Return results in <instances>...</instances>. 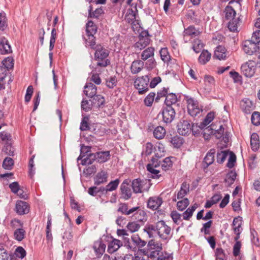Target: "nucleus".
Segmentation results:
<instances>
[{
    "mask_svg": "<svg viewBox=\"0 0 260 260\" xmlns=\"http://www.w3.org/2000/svg\"><path fill=\"white\" fill-rule=\"evenodd\" d=\"M162 250V244L160 242L154 239L150 240L147 245L146 248L140 249V252L144 255L148 256L152 259L158 255Z\"/></svg>",
    "mask_w": 260,
    "mask_h": 260,
    "instance_id": "obj_1",
    "label": "nucleus"
},
{
    "mask_svg": "<svg viewBox=\"0 0 260 260\" xmlns=\"http://www.w3.org/2000/svg\"><path fill=\"white\" fill-rule=\"evenodd\" d=\"M94 50V58L97 61V66L102 67H107L110 63V61L107 58L109 54V50L100 44L97 45Z\"/></svg>",
    "mask_w": 260,
    "mask_h": 260,
    "instance_id": "obj_2",
    "label": "nucleus"
},
{
    "mask_svg": "<svg viewBox=\"0 0 260 260\" xmlns=\"http://www.w3.org/2000/svg\"><path fill=\"white\" fill-rule=\"evenodd\" d=\"M90 151V147L89 146L82 147L81 149V154L78 158V160L82 159V165H90L95 160H97L96 153H88Z\"/></svg>",
    "mask_w": 260,
    "mask_h": 260,
    "instance_id": "obj_3",
    "label": "nucleus"
},
{
    "mask_svg": "<svg viewBox=\"0 0 260 260\" xmlns=\"http://www.w3.org/2000/svg\"><path fill=\"white\" fill-rule=\"evenodd\" d=\"M150 81V77L148 75H145L136 78L134 82V86L138 90L140 94H145L149 90L148 84Z\"/></svg>",
    "mask_w": 260,
    "mask_h": 260,
    "instance_id": "obj_4",
    "label": "nucleus"
},
{
    "mask_svg": "<svg viewBox=\"0 0 260 260\" xmlns=\"http://www.w3.org/2000/svg\"><path fill=\"white\" fill-rule=\"evenodd\" d=\"M197 127L195 124H191L189 121L185 120H181L177 124L178 133L182 136H185L189 134L191 131L194 135L197 132L194 131V128Z\"/></svg>",
    "mask_w": 260,
    "mask_h": 260,
    "instance_id": "obj_5",
    "label": "nucleus"
},
{
    "mask_svg": "<svg viewBox=\"0 0 260 260\" xmlns=\"http://www.w3.org/2000/svg\"><path fill=\"white\" fill-rule=\"evenodd\" d=\"M132 186L134 192L141 193L148 190L150 184L147 180H141L136 179L132 182Z\"/></svg>",
    "mask_w": 260,
    "mask_h": 260,
    "instance_id": "obj_6",
    "label": "nucleus"
},
{
    "mask_svg": "<svg viewBox=\"0 0 260 260\" xmlns=\"http://www.w3.org/2000/svg\"><path fill=\"white\" fill-rule=\"evenodd\" d=\"M157 235L162 239L166 240L170 235L171 228L163 220L156 222Z\"/></svg>",
    "mask_w": 260,
    "mask_h": 260,
    "instance_id": "obj_7",
    "label": "nucleus"
},
{
    "mask_svg": "<svg viewBox=\"0 0 260 260\" xmlns=\"http://www.w3.org/2000/svg\"><path fill=\"white\" fill-rule=\"evenodd\" d=\"M255 63L253 61L249 60L241 67V72L246 77H251L255 72Z\"/></svg>",
    "mask_w": 260,
    "mask_h": 260,
    "instance_id": "obj_8",
    "label": "nucleus"
},
{
    "mask_svg": "<svg viewBox=\"0 0 260 260\" xmlns=\"http://www.w3.org/2000/svg\"><path fill=\"white\" fill-rule=\"evenodd\" d=\"M131 9H128L127 12L125 15V19L129 23L136 25L139 24L138 17V10L137 9L136 5L133 6V5H131Z\"/></svg>",
    "mask_w": 260,
    "mask_h": 260,
    "instance_id": "obj_9",
    "label": "nucleus"
},
{
    "mask_svg": "<svg viewBox=\"0 0 260 260\" xmlns=\"http://www.w3.org/2000/svg\"><path fill=\"white\" fill-rule=\"evenodd\" d=\"M187 109L188 113L191 116H196L202 111V109L199 107V103L192 98L187 100Z\"/></svg>",
    "mask_w": 260,
    "mask_h": 260,
    "instance_id": "obj_10",
    "label": "nucleus"
},
{
    "mask_svg": "<svg viewBox=\"0 0 260 260\" xmlns=\"http://www.w3.org/2000/svg\"><path fill=\"white\" fill-rule=\"evenodd\" d=\"M242 49L244 52L248 55L259 51L257 43L251 40H246L242 43Z\"/></svg>",
    "mask_w": 260,
    "mask_h": 260,
    "instance_id": "obj_11",
    "label": "nucleus"
},
{
    "mask_svg": "<svg viewBox=\"0 0 260 260\" xmlns=\"http://www.w3.org/2000/svg\"><path fill=\"white\" fill-rule=\"evenodd\" d=\"M162 115L164 122L170 123L175 118V110L171 106H167L163 109Z\"/></svg>",
    "mask_w": 260,
    "mask_h": 260,
    "instance_id": "obj_12",
    "label": "nucleus"
},
{
    "mask_svg": "<svg viewBox=\"0 0 260 260\" xmlns=\"http://www.w3.org/2000/svg\"><path fill=\"white\" fill-rule=\"evenodd\" d=\"M130 182L131 181L128 179L124 180L120 186L122 195L125 200L129 199L132 196V191L129 186Z\"/></svg>",
    "mask_w": 260,
    "mask_h": 260,
    "instance_id": "obj_13",
    "label": "nucleus"
},
{
    "mask_svg": "<svg viewBox=\"0 0 260 260\" xmlns=\"http://www.w3.org/2000/svg\"><path fill=\"white\" fill-rule=\"evenodd\" d=\"M15 210L19 215L26 214L29 212V207L26 202L18 201L16 204Z\"/></svg>",
    "mask_w": 260,
    "mask_h": 260,
    "instance_id": "obj_14",
    "label": "nucleus"
},
{
    "mask_svg": "<svg viewBox=\"0 0 260 260\" xmlns=\"http://www.w3.org/2000/svg\"><path fill=\"white\" fill-rule=\"evenodd\" d=\"M144 34H145V36L141 35L139 37V41L137 42L134 45L135 48L140 50L144 49L150 43V39L148 36H146V35H148V32H144Z\"/></svg>",
    "mask_w": 260,
    "mask_h": 260,
    "instance_id": "obj_15",
    "label": "nucleus"
},
{
    "mask_svg": "<svg viewBox=\"0 0 260 260\" xmlns=\"http://www.w3.org/2000/svg\"><path fill=\"white\" fill-rule=\"evenodd\" d=\"M228 55V53L225 48L222 46H218L214 51L213 57L219 60H224L226 58Z\"/></svg>",
    "mask_w": 260,
    "mask_h": 260,
    "instance_id": "obj_16",
    "label": "nucleus"
},
{
    "mask_svg": "<svg viewBox=\"0 0 260 260\" xmlns=\"http://www.w3.org/2000/svg\"><path fill=\"white\" fill-rule=\"evenodd\" d=\"M240 106L242 111L247 114L250 113L254 108L252 101L248 99L243 100L241 102Z\"/></svg>",
    "mask_w": 260,
    "mask_h": 260,
    "instance_id": "obj_17",
    "label": "nucleus"
},
{
    "mask_svg": "<svg viewBox=\"0 0 260 260\" xmlns=\"http://www.w3.org/2000/svg\"><path fill=\"white\" fill-rule=\"evenodd\" d=\"M96 87L93 83H87L84 86V93L88 98H92L96 93Z\"/></svg>",
    "mask_w": 260,
    "mask_h": 260,
    "instance_id": "obj_18",
    "label": "nucleus"
},
{
    "mask_svg": "<svg viewBox=\"0 0 260 260\" xmlns=\"http://www.w3.org/2000/svg\"><path fill=\"white\" fill-rule=\"evenodd\" d=\"M162 203V199L160 198L154 197L150 198L147 203V206L149 208L152 210H156L160 206Z\"/></svg>",
    "mask_w": 260,
    "mask_h": 260,
    "instance_id": "obj_19",
    "label": "nucleus"
},
{
    "mask_svg": "<svg viewBox=\"0 0 260 260\" xmlns=\"http://www.w3.org/2000/svg\"><path fill=\"white\" fill-rule=\"evenodd\" d=\"M159 164L157 162V159L154 158L152 159V164H148L147 166V170L150 172L152 174L154 175L153 176V178H158L159 175H158V173L159 171L155 169L154 168H156L159 166Z\"/></svg>",
    "mask_w": 260,
    "mask_h": 260,
    "instance_id": "obj_20",
    "label": "nucleus"
},
{
    "mask_svg": "<svg viewBox=\"0 0 260 260\" xmlns=\"http://www.w3.org/2000/svg\"><path fill=\"white\" fill-rule=\"evenodd\" d=\"M138 209L137 207H133L129 209L128 205L125 203H120L119 205L118 211L121 212L122 214L126 215H130L135 212Z\"/></svg>",
    "mask_w": 260,
    "mask_h": 260,
    "instance_id": "obj_21",
    "label": "nucleus"
},
{
    "mask_svg": "<svg viewBox=\"0 0 260 260\" xmlns=\"http://www.w3.org/2000/svg\"><path fill=\"white\" fill-rule=\"evenodd\" d=\"M138 209L132 215L138 221L145 222L147 220V215L145 212L142 210L140 207H136Z\"/></svg>",
    "mask_w": 260,
    "mask_h": 260,
    "instance_id": "obj_22",
    "label": "nucleus"
},
{
    "mask_svg": "<svg viewBox=\"0 0 260 260\" xmlns=\"http://www.w3.org/2000/svg\"><path fill=\"white\" fill-rule=\"evenodd\" d=\"M215 150L212 149L209 151L204 159L203 165L204 168H207L212 164L214 160V154Z\"/></svg>",
    "mask_w": 260,
    "mask_h": 260,
    "instance_id": "obj_23",
    "label": "nucleus"
},
{
    "mask_svg": "<svg viewBox=\"0 0 260 260\" xmlns=\"http://www.w3.org/2000/svg\"><path fill=\"white\" fill-rule=\"evenodd\" d=\"M144 63L142 60H136L134 61L131 66V70L133 74H137L143 68Z\"/></svg>",
    "mask_w": 260,
    "mask_h": 260,
    "instance_id": "obj_24",
    "label": "nucleus"
},
{
    "mask_svg": "<svg viewBox=\"0 0 260 260\" xmlns=\"http://www.w3.org/2000/svg\"><path fill=\"white\" fill-rule=\"evenodd\" d=\"M11 52V48L8 41L4 38H2L0 40V53L1 54H8Z\"/></svg>",
    "mask_w": 260,
    "mask_h": 260,
    "instance_id": "obj_25",
    "label": "nucleus"
},
{
    "mask_svg": "<svg viewBox=\"0 0 260 260\" xmlns=\"http://www.w3.org/2000/svg\"><path fill=\"white\" fill-rule=\"evenodd\" d=\"M154 48L153 47H148L142 52L141 58L143 60H146L147 59L152 58L154 56Z\"/></svg>",
    "mask_w": 260,
    "mask_h": 260,
    "instance_id": "obj_26",
    "label": "nucleus"
},
{
    "mask_svg": "<svg viewBox=\"0 0 260 260\" xmlns=\"http://www.w3.org/2000/svg\"><path fill=\"white\" fill-rule=\"evenodd\" d=\"M122 245V242L120 240L113 239L109 242L108 246V250L110 253H113L118 250Z\"/></svg>",
    "mask_w": 260,
    "mask_h": 260,
    "instance_id": "obj_27",
    "label": "nucleus"
},
{
    "mask_svg": "<svg viewBox=\"0 0 260 260\" xmlns=\"http://www.w3.org/2000/svg\"><path fill=\"white\" fill-rule=\"evenodd\" d=\"M107 181V174L103 171L98 173L94 178V184L97 185L106 182Z\"/></svg>",
    "mask_w": 260,
    "mask_h": 260,
    "instance_id": "obj_28",
    "label": "nucleus"
},
{
    "mask_svg": "<svg viewBox=\"0 0 260 260\" xmlns=\"http://www.w3.org/2000/svg\"><path fill=\"white\" fill-rule=\"evenodd\" d=\"M131 239L133 243L138 248L140 251V249H142V248L146 245V242L142 240L138 235H133Z\"/></svg>",
    "mask_w": 260,
    "mask_h": 260,
    "instance_id": "obj_29",
    "label": "nucleus"
},
{
    "mask_svg": "<svg viewBox=\"0 0 260 260\" xmlns=\"http://www.w3.org/2000/svg\"><path fill=\"white\" fill-rule=\"evenodd\" d=\"M251 148L253 151H256L259 147V137L256 133H253L250 137Z\"/></svg>",
    "mask_w": 260,
    "mask_h": 260,
    "instance_id": "obj_30",
    "label": "nucleus"
},
{
    "mask_svg": "<svg viewBox=\"0 0 260 260\" xmlns=\"http://www.w3.org/2000/svg\"><path fill=\"white\" fill-rule=\"evenodd\" d=\"M241 19L240 17H238L237 18H233L230 20L228 24V28L231 31L237 32L238 26L241 23Z\"/></svg>",
    "mask_w": 260,
    "mask_h": 260,
    "instance_id": "obj_31",
    "label": "nucleus"
},
{
    "mask_svg": "<svg viewBox=\"0 0 260 260\" xmlns=\"http://www.w3.org/2000/svg\"><path fill=\"white\" fill-rule=\"evenodd\" d=\"M97 161L100 163H103L108 160L110 157V151H100L96 152Z\"/></svg>",
    "mask_w": 260,
    "mask_h": 260,
    "instance_id": "obj_32",
    "label": "nucleus"
},
{
    "mask_svg": "<svg viewBox=\"0 0 260 260\" xmlns=\"http://www.w3.org/2000/svg\"><path fill=\"white\" fill-rule=\"evenodd\" d=\"M225 13V18L227 20H232L233 18H237L235 17L236 12L232 6H227L224 11Z\"/></svg>",
    "mask_w": 260,
    "mask_h": 260,
    "instance_id": "obj_33",
    "label": "nucleus"
},
{
    "mask_svg": "<svg viewBox=\"0 0 260 260\" xmlns=\"http://www.w3.org/2000/svg\"><path fill=\"white\" fill-rule=\"evenodd\" d=\"M189 190V185L186 182H183L181 186L180 190L177 193V199L183 198Z\"/></svg>",
    "mask_w": 260,
    "mask_h": 260,
    "instance_id": "obj_34",
    "label": "nucleus"
},
{
    "mask_svg": "<svg viewBox=\"0 0 260 260\" xmlns=\"http://www.w3.org/2000/svg\"><path fill=\"white\" fill-rule=\"evenodd\" d=\"M144 231L148 234L149 238L154 237L157 235L156 223L155 225H146L144 229Z\"/></svg>",
    "mask_w": 260,
    "mask_h": 260,
    "instance_id": "obj_35",
    "label": "nucleus"
},
{
    "mask_svg": "<svg viewBox=\"0 0 260 260\" xmlns=\"http://www.w3.org/2000/svg\"><path fill=\"white\" fill-rule=\"evenodd\" d=\"M214 116L215 114L214 112L209 113L206 116L205 118L204 119L203 121L200 123L199 127L200 129L204 128L213 120Z\"/></svg>",
    "mask_w": 260,
    "mask_h": 260,
    "instance_id": "obj_36",
    "label": "nucleus"
},
{
    "mask_svg": "<svg viewBox=\"0 0 260 260\" xmlns=\"http://www.w3.org/2000/svg\"><path fill=\"white\" fill-rule=\"evenodd\" d=\"M85 41L86 47H89L91 49H94L96 47L95 44V37L94 35H87V37L84 38Z\"/></svg>",
    "mask_w": 260,
    "mask_h": 260,
    "instance_id": "obj_37",
    "label": "nucleus"
},
{
    "mask_svg": "<svg viewBox=\"0 0 260 260\" xmlns=\"http://www.w3.org/2000/svg\"><path fill=\"white\" fill-rule=\"evenodd\" d=\"M166 134L165 129L161 126L156 127L153 131L154 137L157 139H162Z\"/></svg>",
    "mask_w": 260,
    "mask_h": 260,
    "instance_id": "obj_38",
    "label": "nucleus"
},
{
    "mask_svg": "<svg viewBox=\"0 0 260 260\" xmlns=\"http://www.w3.org/2000/svg\"><path fill=\"white\" fill-rule=\"evenodd\" d=\"M198 207V204L195 203L191 207L188 208L183 213V218L184 220H189V219L192 216L193 213Z\"/></svg>",
    "mask_w": 260,
    "mask_h": 260,
    "instance_id": "obj_39",
    "label": "nucleus"
},
{
    "mask_svg": "<svg viewBox=\"0 0 260 260\" xmlns=\"http://www.w3.org/2000/svg\"><path fill=\"white\" fill-rule=\"evenodd\" d=\"M97 31V27L92 21H89L86 24V35H94Z\"/></svg>",
    "mask_w": 260,
    "mask_h": 260,
    "instance_id": "obj_40",
    "label": "nucleus"
},
{
    "mask_svg": "<svg viewBox=\"0 0 260 260\" xmlns=\"http://www.w3.org/2000/svg\"><path fill=\"white\" fill-rule=\"evenodd\" d=\"M177 101V98L175 94L173 93L167 94L165 102L167 106H171L172 104H175Z\"/></svg>",
    "mask_w": 260,
    "mask_h": 260,
    "instance_id": "obj_41",
    "label": "nucleus"
},
{
    "mask_svg": "<svg viewBox=\"0 0 260 260\" xmlns=\"http://www.w3.org/2000/svg\"><path fill=\"white\" fill-rule=\"evenodd\" d=\"M92 11V7L90 6L88 9V17L92 18H98L104 12L102 8H97L93 12Z\"/></svg>",
    "mask_w": 260,
    "mask_h": 260,
    "instance_id": "obj_42",
    "label": "nucleus"
},
{
    "mask_svg": "<svg viewBox=\"0 0 260 260\" xmlns=\"http://www.w3.org/2000/svg\"><path fill=\"white\" fill-rule=\"evenodd\" d=\"M211 56V54L207 50H203L199 57V61L204 64L210 60Z\"/></svg>",
    "mask_w": 260,
    "mask_h": 260,
    "instance_id": "obj_43",
    "label": "nucleus"
},
{
    "mask_svg": "<svg viewBox=\"0 0 260 260\" xmlns=\"http://www.w3.org/2000/svg\"><path fill=\"white\" fill-rule=\"evenodd\" d=\"M233 225L234 227V231L236 235H240L242 232V221L237 218L234 219L233 221Z\"/></svg>",
    "mask_w": 260,
    "mask_h": 260,
    "instance_id": "obj_44",
    "label": "nucleus"
},
{
    "mask_svg": "<svg viewBox=\"0 0 260 260\" xmlns=\"http://www.w3.org/2000/svg\"><path fill=\"white\" fill-rule=\"evenodd\" d=\"M184 33V36L196 37L198 36L200 32L198 30L196 29L194 26H190L185 29Z\"/></svg>",
    "mask_w": 260,
    "mask_h": 260,
    "instance_id": "obj_45",
    "label": "nucleus"
},
{
    "mask_svg": "<svg viewBox=\"0 0 260 260\" xmlns=\"http://www.w3.org/2000/svg\"><path fill=\"white\" fill-rule=\"evenodd\" d=\"M237 174L235 172L231 171L229 172L226 176L225 182L229 186L231 185L235 181L236 178Z\"/></svg>",
    "mask_w": 260,
    "mask_h": 260,
    "instance_id": "obj_46",
    "label": "nucleus"
},
{
    "mask_svg": "<svg viewBox=\"0 0 260 260\" xmlns=\"http://www.w3.org/2000/svg\"><path fill=\"white\" fill-rule=\"evenodd\" d=\"M92 98V103L94 105H96L98 107H100L104 103V98L101 95L95 94Z\"/></svg>",
    "mask_w": 260,
    "mask_h": 260,
    "instance_id": "obj_47",
    "label": "nucleus"
},
{
    "mask_svg": "<svg viewBox=\"0 0 260 260\" xmlns=\"http://www.w3.org/2000/svg\"><path fill=\"white\" fill-rule=\"evenodd\" d=\"M14 166V160L11 157H6L3 162V167L5 169L10 170Z\"/></svg>",
    "mask_w": 260,
    "mask_h": 260,
    "instance_id": "obj_48",
    "label": "nucleus"
},
{
    "mask_svg": "<svg viewBox=\"0 0 260 260\" xmlns=\"http://www.w3.org/2000/svg\"><path fill=\"white\" fill-rule=\"evenodd\" d=\"M25 232L22 229H16L14 232V237L18 241H22L25 236Z\"/></svg>",
    "mask_w": 260,
    "mask_h": 260,
    "instance_id": "obj_49",
    "label": "nucleus"
},
{
    "mask_svg": "<svg viewBox=\"0 0 260 260\" xmlns=\"http://www.w3.org/2000/svg\"><path fill=\"white\" fill-rule=\"evenodd\" d=\"M119 184V180L117 179L114 181H112L106 185L107 191H112L115 190Z\"/></svg>",
    "mask_w": 260,
    "mask_h": 260,
    "instance_id": "obj_50",
    "label": "nucleus"
},
{
    "mask_svg": "<svg viewBox=\"0 0 260 260\" xmlns=\"http://www.w3.org/2000/svg\"><path fill=\"white\" fill-rule=\"evenodd\" d=\"M153 260H172L173 257L171 254H170L166 252H161L158 255L156 256L155 258L153 259Z\"/></svg>",
    "mask_w": 260,
    "mask_h": 260,
    "instance_id": "obj_51",
    "label": "nucleus"
},
{
    "mask_svg": "<svg viewBox=\"0 0 260 260\" xmlns=\"http://www.w3.org/2000/svg\"><path fill=\"white\" fill-rule=\"evenodd\" d=\"M159 53L161 59L165 62H168L170 61L171 58L167 48H162Z\"/></svg>",
    "mask_w": 260,
    "mask_h": 260,
    "instance_id": "obj_52",
    "label": "nucleus"
},
{
    "mask_svg": "<svg viewBox=\"0 0 260 260\" xmlns=\"http://www.w3.org/2000/svg\"><path fill=\"white\" fill-rule=\"evenodd\" d=\"M126 228L131 233H134L139 230L140 225L135 221L130 222L127 224Z\"/></svg>",
    "mask_w": 260,
    "mask_h": 260,
    "instance_id": "obj_53",
    "label": "nucleus"
},
{
    "mask_svg": "<svg viewBox=\"0 0 260 260\" xmlns=\"http://www.w3.org/2000/svg\"><path fill=\"white\" fill-rule=\"evenodd\" d=\"M189 202L188 199L184 198L183 200L177 202V207L179 210H184L189 205Z\"/></svg>",
    "mask_w": 260,
    "mask_h": 260,
    "instance_id": "obj_54",
    "label": "nucleus"
},
{
    "mask_svg": "<svg viewBox=\"0 0 260 260\" xmlns=\"http://www.w3.org/2000/svg\"><path fill=\"white\" fill-rule=\"evenodd\" d=\"M155 96V93L154 92H150L144 99L145 105L148 107L151 106L153 103Z\"/></svg>",
    "mask_w": 260,
    "mask_h": 260,
    "instance_id": "obj_55",
    "label": "nucleus"
},
{
    "mask_svg": "<svg viewBox=\"0 0 260 260\" xmlns=\"http://www.w3.org/2000/svg\"><path fill=\"white\" fill-rule=\"evenodd\" d=\"M204 44L201 40H195L193 42L192 48L196 53L200 52L203 48Z\"/></svg>",
    "mask_w": 260,
    "mask_h": 260,
    "instance_id": "obj_56",
    "label": "nucleus"
},
{
    "mask_svg": "<svg viewBox=\"0 0 260 260\" xmlns=\"http://www.w3.org/2000/svg\"><path fill=\"white\" fill-rule=\"evenodd\" d=\"M57 38V32L56 29L54 28L52 29L51 38L50 40L49 50L51 51L54 46L56 39Z\"/></svg>",
    "mask_w": 260,
    "mask_h": 260,
    "instance_id": "obj_57",
    "label": "nucleus"
},
{
    "mask_svg": "<svg viewBox=\"0 0 260 260\" xmlns=\"http://www.w3.org/2000/svg\"><path fill=\"white\" fill-rule=\"evenodd\" d=\"M228 154L226 151H221L218 152L217 154V161L218 163L222 164Z\"/></svg>",
    "mask_w": 260,
    "mask_h": 260,
    "instance_id": "obj_58",
    "label": "nucleus"
},
{
    "mask_svg": "<svg viewBox=\"0 0 260 260\" xmlns=\"http://www.w3.org/2000/svg\"><path fill=\"white\" fill-rule=\"evenodd\" d=\"M251 120L254 125L260 124V113L258 112H254L251 115Z\"/></svg>",
    "mask_w": 260,
    "mask_h": 260,
    "instance_id": "obj_59",
    "label": "nucleus"
},
{
    "mask_svg": "<svg viewBox=\"0 0 260 260\" xmlns=\"http://www.w3.org/2000/svg\"><path fill=\"white\" fill-rule=\"evenodd\" d=\"M7 26V19L4 12L0 13V29L4 30Z\"/></svg>",
    "mask_w": 260,
    "mask_h": 260,
    "instance_id": "obj_60",
    "label": "nucleus"
},
{
    "mask_svg": "<svg viewBox=\"0 0 260 260\" xmlns=\"http://www.w3.org/2000/svg\"><path fill=\"white\" fill-rule=\"evenodd\" d=\"M15 254L17 257L23 258L26 255V251L23 247L19 246L16 249Z\"/></svg>",
    "mask_w": 260,
    "mask_h": 260,
    "instance_id": "obj_61",
    "label": "nucleus"
},
{
    "mask_svg": "<svg viewBox=\"0 0 260 260\" xmlns=\"http://www.w3.org/2000/svg\"><path fill=\"white\" fill-rule=\"evenodd\" d=\"M117 79L115 76L110 77L106 80V85L110 88H113L116 85Z\"/></svg>",
    "mask_w": 260,
    "mask_h": 260,
    "instance_id": "obj_62",
    "label": "nucleus"
},
{
    "mask_svg": "<svg viewBox=\"0 0 260 260\" xmlns=\"http://www.w3.org/2000/svg\"><path fill=\"white\" fill-rule=\"evenodd\" d=\"M236 155L234 153H231L226 165L227 167L229 168H232L234 166V164L236 162Z\"/></svg>",
    "mask_w": 260,
    "mask_h": 260,
    "instance_id": "obj_63",
    "label": "nucleus"
},
{
    "mask_svg": "<svg viewBox=\"0 0 260 260\" xmlns=\"http://www.w3.org/2000/svg\"><path fill=\"white\" fill-rule=\"evenodd\" d=\"M153 150V145L150 143H147L144 146L143 153L146 155H149L151 154Z\"/></svg>",
    "mask_w": 260,
    "mask_h": 260,
    "instance_id": "obj_64",
    "label": "nucleus"
}]
</instances>
